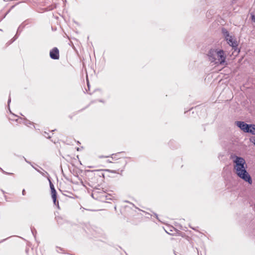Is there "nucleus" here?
Instances as JSON below:
<instances>
[{"label": "nucleus", "instance_id": "nucleus-1", "mask_svg": "<svg viewBox=\"0 0 255 255\" xmlns=\"http://www.w3.org/2000/svg\"><path fill=\"white\" fill-rule=\"evenodd\" d=\"M234 170L237 175L244 181L251 184L252 183V180L251 176L246 170L247 164L245 160L242 157L236 156L234 160Z\"/></svg>", "mask_w": 255, "mask_h": 255}, {"label": "nucleus", "instance_id": "nucleus-2", "mask_svg": "<svg viewBox=\"0 0 255 255\" xmlns=\"http://www.w3.org/2000/svg\"><path fill=\"white\" fill-rule=\"evenodd\" d=\"M113 158L115 160L112 165L113 170H110V174H121L125 169L127 163L130 160V158L126 157L123 152L114 153Z\"/></svg>", "mask_w": 255, "mask_h": 255}, {"label": "nucleus", "instance_id": "nucleus-3", "mask_svg": "<svg viewBox=\"0 0 255 255\" xmlns=\"http://www.w3.org/2000/svg\"><path fill=\"white\" fill-rule=\"evenodd\" d=\"M108 176H110L109 169L95 170L91 174L89 179L92 186H97L102 184L105 177Z\"/></svg>", "mask_w": 255, "mask_h": 255}, {"label": "nucleus", "instance_id": "nucleus-4", "mask_svg": "<svg viewBox=\"0 0 255 255\" xmlns=\"http://www.w3.org/2000/svg\"><path fill=\"white\" fill-rule=\"evenodd\" d=\"M208 56L211 62L221 65H224L226 63V56L222 50L217 51L215 49H211L208 52Z\"/></svg>", "mask_w": 255, "mask_h": 255}, {"label": "nucleus", "instance_id": "nucleus-5", "mask_svg": "<svg viewBox=\"0 0 255 255\" xmlns=\"http://www.w3.org/2000/svg\"><path fill=\"white\" fill-rule=\"evenodd\" d=\"M226 40L227 43L233 47H236L238 46V42L236 39L232 36H230L228 31L226 32Z\"/></svg>", "mask_w": 255, "mask_h": 255}, {"label": "nucleus", "instance_id": "nucleus-6", "mask_svg": "<svg viewBox=\"0 0 255 255\" xmlns=\"http://www.w3.org/2000/svg\"><path fill=\"white\" fill-rule=\"evenodd\" d=\"M50 57L53 59H59V51L57 47H54L50 51Z\"/></svg>", "mask_w": 255, "mask_h": 255}, {"label": "nucleus", "instance_id": "nucleus-7", "mask_svg": "<svg viewBox=\"0 0 255 255\" xmlns=\"http://www.w3.org/2000/svg\"><path fill=\"white\" fill-rule=\"evenodd\" d=\"M236 125L244 132H249L250 125L247 124L243 122L238 121L236 122Z\"/></svg>", "mask_w": 255, "mask_h": 255}, {"label": "nucleus", "instance_id": "nucleus-8", "mask_svg": "<svg viewBox=\"0 0 255 255\" xmlns=\"http://www.w3.org/2000/svg\"><path fill=\"white\" fill-rule=\"evenodd\" d=\"M114 155V154H112L111 156H104V155H101L99 156L98 158H106L107 159L106 160V162L107 163H113V164L114 163L115 160H114V159L113 158Z\"/></svg>", "mask_w": 255, "mask_h": 255}, {"label": "nucleus", "instance_id": "nucleus-9", "mask_svg": "<svg viewBox=\"0 0 255 255\" xmlns=\"http://www.w3.org/2000/svg\"><path fill=\"white\" fill-rule=\"evenodd\" d=\"M55 219L58 224H61L64 221L63 217L61 215H58L55 217Z\"/></svg>", "mask_w": 255, "mask_h": 255}, {"label": "nucleus", "instance_id": "nucleus-10", "mask_svg": "<svg viewBox=\"0 0 255 255\" xmlns=\"http://www.w3.org/2000/svg\"><path fill=\"white\" fill-rule=\"evenodd\" d=\"M250 128L249 129V132L253 134H255V125H250Z\"/></svg>", "mask_w": 255, "mask_h": 255}, {"label": "nucleus", "instance_id": "nucleus-11", "mask_svg": "<svg viewBox=\"0 0 255 255\" xmlns=\"http://www.w3.org/2000/svg\"><path fill=\"white\" fill-rule=\"evenodd\" d=\"M52 200L53 201V202L54 204H56V193L53 194L51 195Z\"/></svg>", "mask_w": 255, "mask_h": 255}, {"label": "nucleus", "instance_id": "nucleus-12", "mask_svg": "<svg viewBox=\"0 0 255 255\" xmlns=\"http://www.w3.org/2000/svg\"><path fill=\"white\" fill-rule=\"evenodd\" d=\"M251 20L255 23V14H254L253 13L251 14Z\"/></svg>", "mask_w": 255, "mask_h": 255}, {"label": "nucleus", "instance_id": "nucleus-13", "mask_svg": "<svg viewBox=\"0 0 255 255\" xmlns=\"http://www.w3.org/2000/svg\"><path fill=\"white\" fill-rule=\"evenodd\" d=\"M51 195L53 194H55L56 193V190L54 188H52V190H51Z\"/></svg>", "mask_w": 255, "mask_h": 255}, {"label": "nucleus", "instance_id": "nucleus-14", "mask_svg": "<svg viewBox=\"0 0 255 255\" xmlns=\"http://www.w3.org/2000/svg\"><path fill=\"white\" fill-rule=\"evenodd\" d=\"M251 141L253 142L255 145V137L251 139Z\"/></svg>", "mask_w": 255, "mask_h": 255}, {"label": "nucleus", "instance_id": "nucleus-15", "mask_svg": "<svg viewBox=\"0 0 255 255\" xmlns=\"http://www.w3.org/2000/svg\"><path fill=\"white\" fill-rule=\"evenodd\" d=\"M50 188H51V190H52V188H54L53 185L50 183Z\"/></svg>", "mask_w": 255, "mask_h": 255}, {"label": "nucleus", "instance_id": "nucleus-16", "mask_svg": "<svg viewBox=\"0 0 255 255\" xmlns=\"http://www.w3.org/2000/svg\"><path fill=\"white\" fill-rule=\"evenodd\" d=\"M95 160H96V163H95L97 164L98 163L97 162V159H95Z\"/></svg>", "mask_w": 255, "mask_h": 255}]
</instances>
